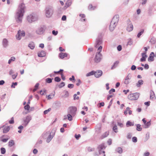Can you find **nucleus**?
<instances>
[{
    "label": "nucleus",
    "mask_w": 156,
    "mask_h": 156,
    "mask_svg": "<svg viewBox=\"0 0 156 156\" xmlns=\"http://www.w3.org/2000/svg\"><path fill=\"white\" fill-rule=\"evenodd\" d=\"M25 8L24 4L22 3L19 5L15 15V20L18 23H20L22 22Z\"/></svg>",
    "instance_id": "1"
},
{
    "label": "nucleus",
    "mask_w": 156,
    "mask_h": 156,
    "mask_svg": "<svg viewBox=\"0 0 156 156\" xmlns=\"http://www.w3.org/2000/svg\"><path fill=\"white\" fill-rule=\"evenodd\" d=\"M102 49V47L100 46L98 48L97 52L96 53V56L95 57V61L97 63L99 62L101 59V51Z\"/></svg>",
    "instance_id": "2"
},
{
    "label": "nucleus",
    "mask_w": 156,
    "mask_h": 156,
    "mask_svg": "<svg viewBox=\"0 0 156 156\" xmlns=\"http://www.w3.org/2000/svg\"><path fill=\"white\" fill-rule=\"evenodd\" d=\"M38 20V17L37 16L34 14H30L27 17V20L30 23H32Z\"/></svg>",
    "instance_id": "3"
},
{
    "label": "nucleus",
    "mask_w": 156,
    "mask_h": 156,
    "mask_svg": "<svg viewBox=\"0 0 156 156\" xmlns=\"http://www.w3.org/2000/svg\"><path fill=\"white\" fill-rule=\"evenodd\" d=\"M54 10L53 7L51 6L47 7L45 9V15L46 17L50 18L53 13Z\"/></svg>",
    "instance_id": "4"
},
{
    "label": "nucleus",
    "mask_w": 156,
    "mask_h": 156,
    "mask_svg": "<svg viewBox=\"0 0 156 156\" xmlns=\"http://www.w3.org/2000/svg\"><path fill=\"white\" fill-rule=\"evenodd\" d=\"M46 29V27L45 26H41L37 28L35 32L37 35H41L44 33Z\"/></svg>",
    "instance_id": "5"
},
{
    "label": "nucleus",
    "mask_w": 156,
    "mask_h": 156,
    "mask_svg": "<svg viewBox=\"0 0 156 156\" xmlns=\"http://www.w3.org/2000/svg\"><path fill=\"white\" fill-rule=\"evenodd\" d=\"M139 96V93L136 92L129 95L128 96V98L130 100H136L138 98Z\"/></svg>",
    "instance_id": "6"
},
{
    "label": "nucleus",
    "mask_w": 156,
    "mask_h": 156,
    "mask_svg": "<svg viewBox=\"0 0 156 156\" xmlns=\"http://www.w3.org/2000/svg\"><path fill=\"white\" fill-rule=\"evenodd\" d=\"M106 147L105 146L104 144H101L99 145L97 147L99 154H101L102 153L104 154L103 156H106V155L105 154V151H102V150L105 149Z\"/></svg>",
    "instance_id": "7"
},
{
    "label": "nucleus",
    "mask_w": 156,
    "mask_h": 156,
    "mask_svg": "<svg viewBox=\"0 0 156 156\" xmlns=\"http://www.w3.org/2000/svg\"><path fill=\"white\" fill-rule=\"evenodd\" d=\"M77 108L74 107H69L68 109V114L72 115L75 116L76 114Z\"/></svg>",
    "instance_id": "8"
},
{
    "label": "nucleus",
    "mask_w": 156,
    "mask_h": 156,
    "mask_svg": "<svg viewBox=\"0 0 156 156\" xmlns=\"http://www.w3.org/2000/svg\"><path fill=\"white\" fill-rule=\"evenodd\" d=\"M25 35V33L24 30H19L17 34L16 35V37L17 39L18 40H20L21 38V37H23Z\"/></svg>",
    "instance_id": "9"
},
{
    "label": "nucleus",
    "mask_w": 156,
    "mask_h": 156,
    "mask_svg": "<svg viewBox=\"0 0 156 156\" xmlns=\"http://www.w3.org/2000/svg\"><path fill=\"white\" fill-rule=\"evenodd\" d=\"M127 25L126 27V30L130 32L133 30V25L129 20H127Z\"/></svg>",
    "instance_id": "10"
},
{
    "label": "nucleus",
    "mask_w": 156,
    "mask_h": 156,
    "mask_svg": "<svg viewBox=\"0 0 156 156\" xmlns=\"http://www.w3.org/2000/svg\"><path fill=\"white\" fill-rule=\"evenodd\" d=\"M55 133V131L54 130H52L51 131L46 140V142L47 143H48L51 141L54 136Z\"/></svg>",
    "instance_id": "11"
},
{
    "label": "nucleus",
    "mask_w": 156,
    "mask_h": 156,
    "mask_svg": "<svg viewBox=\"0 0 156 156\" xmlns=\"http://www.w3.org/2000/svg\"><path fill=\"white\" fill-rule=\"evenodd\" d=\"M131 77V74L129 73L126 77L124 82V83L126 85L129 84L130 82V79Z\"/></svg>",
    "instance_id": "12"
},
{
    "label": "nucleus",
    "mask_w": 156,
    "mask_h": 156,
    "mask_svg": "<svg viewBox=\"0 0 156 156\" xmlns=\"http://www.w3.org/2000/svg\"><path fill=\"white\" fill-rule=\"evenodd\" d=\"M102 42V41L101 38H98L97 39L96 43L95 45V47L96 48H98L100 46Z\"/></svg>",
    "instance_id": "13"
},
{
    "label": "nucleus",
    "mask_w": 156,
    "mask_h": 156,
    "mask_svg": "<svg viewBox=\"0 0 156 156\" xmlns=\"http://www.w3.org/2000/svg\"><path fill=\"white\" fill-rule=\"evenodd\" d=\"M119 20V16L118 15H115L113 18L111 22L114 23L118 24V22Z\"/></svg>",
    "instance_id": "14"
},
{
    "label": "nucleus",
    "mask_w": 156,
    "mask_h": 156,
    "mask_svg": "<svg viewBox=\"0 0 156 156\" xmlns=\"http://www.w3.org/2000/svg\"><path fill=\"white\" fill-rule=\"evenodd\" d=\"M31 119V117L30 116L26 117L25 119H24L23 125L26 126Z\"/></svg>",
    "instance_id": "15"
},
{
    "label": "nucleus",
    "mask_w": 156,
    "mask_h": 156,
    "mask_svg": "<svg viewBox=\"0 0 156 156\" xmlns=\"http://www.w3.org/2000/svg\"><path fill=\"white\" fill-rule=\"evenodd\" d=\"M102 74V72L101 70H99L94 72V76L96 78L100 77Z\"/></svg>",
    "instance_id": "16"
},
{
    "label": "nucleus",
    "mask_w": 156,
    "mask_h": 156,
    "mask_svg": "<svg viewBox=\"0 0 156 156\" xmlns=\"http://www.w3.org/2000/svg\"><path fill=\"white\" fill-rule=\"evenodd\" d=\"M142 121L144 124V128H148L151 124L150 121H149L147 122L145 118L143 119Z\"/></svg>",
    "instance_id": "17"
},
{
    "label": "nucleus",
    "mask_w": 156,
    "mask_h": 156,
    "mask_svg": "<svg viewBox=\"0 0 156 156\" xmlns=\"http://www.w3.org/2000/svg\"><path fill=\"white\" fill-rule=\"evenodd\" d=\"M117 25V24L115 23H112V22H111L109 26L110 30L111 31H113L114 30L115 28Z\"/></svg>",
    "instance_id": "18"
},
{
    "label": "nucleus",
    "mask_w": 156,
    "mask_h": 156,
    "mask_svg": "<svg viewBox=\"0 0 156 156\" xmlns=\"http://www.w3.org/2000/svg\"><path fill=\"white\" fill-rule=\"evenodd\" d=\"M154 53L153 52L151 53L150 55L148 58L149 62H152L154 60Z\"/></svg>",
    "instance_id": "19"
},
{
    "label": "nucleus",
    "mask_w": 156,
    "mask_h": 156,
    "mask_svg": "<svg viewBox=\"0 0 156 156\" xmlns=\"http://www.w3.org/2000/svg\"><path fill=\"white\" fill-rule=\"evenodd\" d=\"M150 99L152 100H154L155 99V94L152 90H151L150 91Z\"/></svg>",
    "instance_id": "20"
},
{
    "label": "nucleus",
    "mask_w": 156,
    "mask_h": 156,
    "mask_svg": "<svg viewBox=\"0 0 156 156\" xmlns=\"http://www.w3.org/2000/svg\"><path fill=\"white\" fill-rule=\"evenodd\" d=\"M141 55L142 58L140 59V61L142 62H144L146 60V58L147 57V55L146 52L142 53Z\"/></svg>",
    "instance_id": "21"
},
{
    "label": "nucleus",
    "mask_w": 156,
    "mask_h": 156,
    "mask_svg": "<svg viewBox=\"0 0 156 156\" xmlns=\"http://www.w3.org/2000/svg\"><path fill=\"white\" fill-rule=\"evenodd\" d=\"M8 41L6 39L4 38L3 39L2 41V44L4 47L6 48L8 46Z\"/></svg>",
    "instance_id": "22"
},
{
    "label": "nucleus",
    "mask_w": 156,
    "mask_h": 156,
    "mask_svg": "<svg viewBox=\"0 0 156 156\" xmlns=\"http://www.w3.org/2000/svg\"><path fill=\"white\" fill-rule=\"evenodd\" d=\"M6 136V135H3L0 138L1 141L4 143H5L7 142L9 138H4V137H5Z\"/></svg>",
    "instance_id": "23"
},
{
    "label": "nucleus",
    "mask_w": 156,
    "mask_h": 156,
    "mask_svg": "<svg viewBox=\"0 0 156 156\" xmlns=\"http://www.w3.org/2000/svg\"><path fill=\"white\" fill-rule=\"evenodd\" d=\"M143 83L144 81L142 80H138V82L136 83V86L138 87H140L143 84Z\"/></svg>",
    "instance_id": "24"
},
{
    "label": "nucleus",
    "mask_w": 156,
    "mask_h": 156,
    "mask_svg": "<svg viewBox=\"0 0 156 156\" xmlns=\"http://www.w3.org/2000/svg\"><path fill=\"white\" fill-rule=\"evenodd\" d=\"M67 56V54L66 53L60 52L59 54V56L61 58H63L64 57H66Z\"/></svg>",
    "instance_id": "25"
},
{
    "label": "nucleus",
    "mask_w": 156,
    "mask_h": 156,
    "mask_svg": "<svg viewBox=\"0 0 156 156\" xmlns=\"http://www.w3.org/2000/svg\"><path fill=\"white\" fill-rule=\"evenodd\" d=\"M45 53L44 51H41V52L38 53V56L39 57H44L45 56Z\"/></svg>",
    "instance_id": "26"
},
{
    "label": "nucleus",
    "mask_w": 156,
    "mask_h": 156,
    "mask_svg": "<svg viewBox=\"0 0 156 156\" xmlns=\"http://www.w3.org/2000/svg\"><path fill=\"white\" fill-rule=\"evenodd\" d=\"M134 122H131L129 121H128L126 123V126L127 127H129L130 126H133L134 125Z\"/></svg>",
    "instance_id": "27"
},
{
    "label": "nucleus",
    "mask_w": 156,
    "mask_h": 156,
    "mask_svg": "<svg viewBox=\"0 0 156 156\" xmlns=\"http://www.w3.org/2000/svg\"><path fill=\"white\" fill-rule=\"evenodd\" d=\"M10 129V127L9 126H5L3 129V133H5L9 132Z\"/></svg>",
    "instance_id": "28"
},
{
    "label": "nucleus",
    "mask_w": 156,
    "mask_h": 156,
    "mask_svg": "<svg viewBox=\"0 0 156 156\" xmlns=\"http://www.w3.org/2000/svg\"><path fill=\"white\" fill-rule=\"evenodd\" d=\"M109 132L108 131L106 132L105 133H103L101 137V139H103L107 137L109 135Z\"/></svg>",
    "instance_id": "29"
},
{
    "label": "nucleus",
    "mask_w": 156,
    "mask_h": 156,
    "mask_svg": "<svg viewBox=\"0 0 156 156\" xmlns=\"http://www.w3.org/2000/svg\"><path fill=\"white\" fill-rule=\"evenodd\" d=\"M119 63V62L118 61H116L114 63V64L112 66L111 69H112L116 68L118 65Z\"/></svg>",
    "instance_id": "30"
},
{
    "label": "nucleus",
    "mask_w": 156,
    "mask_h": 156,
    "mask_svg": "<svg viewBox=\"0 0 156 156\" xmlns=\"http://www.w3.org/2000/svg\"><path fill=\"white\" fill-rule=\"evenodd\" d=\"M14 144V140H10L8 143V145L9 147H11Z\"/></svg>",
    "instance_id": "31"
},
{
    "label": "nucleus",
    "mask_w": 156,
    "mask_h": 156,
    "mask_svg": "<svg viewBox=\"0 0 156 156\" xmlns=\"http://www.w3.org/2000/svg\"><path fill=\"white\" fill-rule=\"evenodd\" d=\"M28 47L31 49H33L34 48V43L31 42L29 44Z\"/></svg>",
    "instance_id": "32"
},
{
    "label": "nucleus",
    "mask_w": 156,
    "mask_h": 156,
    "mask_svg": "<svg viewBox=\"0 0 156 156\" xmlns=\"http://www.w3.org/2000/svg\"><path fill=\"white\" fill-rule=\"evenodd\" d=\"M96 8V6H93L92 4H90L88 7V9L90 10H94Z\"/></svg>",
    "instance_id": "33"
},
{
    "label": "nucleus",
    "mask_w": 156,
    "mask_h": 156,
    "mask_svg": "<svg viewBox=\"0 0 156 156\" xmlns=\"http://www.w3.org/2000/svg\"><path fill=\"white\" fill-rule=\"evenodd\" d=\"M144 30L142 29L140 30V32L137 34V37H140V36L144 33Z\"/></svg>",
    "instance_id": "34"
},
{
    "label": "nucleus",
    "mask_w": 156,
    "mask_h": 156,
    "mask_svg": "<svg viewBox=\"0 0 156 156\" xmlns=\"http://www.w3.org/2000/svg\"><path fill=\"white\" fill-rule=\"evenodd\" d=\"M116 151L119 154H121L122 152V150L121 147H119L116 149Z\"/></svg>",
    "instance_id": "35"
},
{
    "label": "nucleus",
    "mask_w": 156,
    "mask_h": 156,
    "mask_svg": "<svg viewBox=\"0 0 156 156\" xmlns=\"http://www.w3.org/2000/svg\"><path fill=\"white\" fill-rule=\"evenodd\" d=\"M95 71H92L90 72L87 73L86 74V76H91L93 75L94 74V75Z\"/></svg>",
    "instance_id": "36"
},
{
    "label": "nucleus",
    "mask_w": 156,
    "mask_h": 156,
    "mask_svg": "<svg viewBox=\"0 0 156 156\" xmlns=\"http://www.w3.org/2000/svg\"><path fill=\"white\" fill-rule=\"evenodd\" d=\"M80 16L82 18L80 20L81 21H85V18L83 19V18H84L85 16L84 14H80Z\"/></svg>",
    "instance_id": "37"
},
{
    "label": "nucleus",
    "mask_w": 156,
    "mask_h": 156,
    "mask_svg": "<svg viewBox=\"0 0 156 156\" xmlns=\"http://www.w3.org/2000/svg\"><path fill=\"white\" fill-rule=\"evenodd\" d=\"M16 59L14 57H12L10 58L9 60L8 61V63L10 64L12 62L14 61Z\"/></svg>",
    "instance_id": "38"
},
{
    "label": "nucleus",
    "mask_w": 156,
    "mask_h": 156,
    "mask_svg": "<svg viewBox=\"0 0 156 156\" xmlns=\"http://www.w3.org/2000/svg\"><path fill=\"white\" fill-rule=\"evenodd\" d=\"M73 116L72 115L68 113L67 115L68 120L70 121H72L73 120Z\"/></svg>",
    "instance_id": "39"
},
{
    "label": "nucleus",
    "mask_w": 156,
    "mask_h": 156,
    "mask_svg": "<svg viewBox=\"0 0 156 156\" xmlns=\"http://www.w3.org/2000/svg\"><path fill=\"white\" fill-rule=\"evenodd\" d=\"M72 1L70 0H68L67 1L66 5L68 7L70 6L72 4Z\"/></svg>",
    "instance_id": "40"
},
{
    "label": "nucleus",
    "mask_w": 156,
    "mask_h": 156,
    "mask_svg": "<svg viewBox=\"0 0 156 156\" xmlns=\"http://www.w3.org/2000/svg\"><path fill=\"white\" fill-rule=\"evenodd\" d=\"M136 130L138 131H140L142 129V128L141 127V125L138 124L136 125Z\"/></svg>",
    "instance_id": "41"
},
{
    "label": "nucleus",
    "mask_w": 156,
    "mask_h": 156,
    "mask_svg": "<svg viewBox=\"0 0 156 156\" xmlns=\"http://www.w3.org/2000/svg\"><path fill=\"white\" fill-rule=\"evenodd\" d=\"M113 130L115 133H117L118 131V129L117 126L116 125H115L113 128Z\"/></svg>",
    "instance_id": "42"
},
{
    "label": "nucleus",
    "mask_w": 156,
    "mask_h": 156,
    "mask_svg": "<svg viewBox=\"0 0 156 156\" xmlns=\"http://www.w3.org/2000/svg\"><path fill=\"white\" fill-rule=\"evenodd\" d=\"M55 93H54L52 94H51L49 95L48 96V99L49 100L53 98L54 96Z\"/></svg>",
    "instance_id": "43"
},
{
    "label": "nucleus",
    "mask_w": 156,
    "mask_h": 156,
    "mask_svg": "<svg viewBox=\"0 0 156 156\" xmlns=\"http://www.w3.org/2000/svg\"><path fill=\"white\" fill-rule=\"evenodd\" d=\"M53 79H51L50 78H48L46 79V82L48 83H51L52 81V80Z\"/></svg>",
    "instance_id": "44"
},
{
    "label": "nucleus",
    "mask_w": 156,
    "mask_h": 156,
    "mask_svg": "<svg viewBox=\"0 0 156 156\" xmlns=\"http://www.w3.org/2000/svg\"><path fill=\"white\" fill-rule=\"evenodd\" d=\"M1 153L2 154H5L6 152L5 149L3 147H2L1 148Z\"/></svg>",
    "instance_id": "45"
},
{
    "label": "nucleus",
    "mask_w": 156,
    "mask_h": 156,
    "mask_svg": "<svg viewBox=\"0 0 156 156\" xmlns=\"http://www.w3.org/2000/svg\"><path fill=\"white\" fill-rule=\"evenodd\" d=\"M150 42L152 44H154L156 42V40L154 39L151 38L150 40Z\"/></svg>",
    "instance_id": "46"
},
{
    "label": "nucleus",
    "mask_w": 156,
    "mask_h": 156,
    "mask_svg": "<svg viewBox=\"0 0 156 156\" xmlns=\"http://www.w3.org/2000/svg\"><path fill=\"white\" fill-rule=\"evenodd\" d=\"M55 81L57 82H59L60 81L61 79L58 77H56L54 79Z\"/></svg>",
    "instance_id": "47"
},
{
    "label": "nucleus",
    "mask_w": 156,
    "mask_h": 156,
    "mask_svg": "<svg viewBox=\"0 0 156 156\" xmlns=\"http://www.w3.org/2000/svg\"><path fill=\"white\" fill-rule=\"evenodd\" d=\"M133 44V41L132 40L130 39L128 41L127 43V44L129 45H132Z\"/></svg>",
    "instance_id": "48"
},
{
    "label": "nucleus",
    "mask_w": 156,
    "mask_h": 156,
    "mask_svg": "<svg viewBox=\"0 0 156 156\" xmlns=\"http://www.w3.org/2000/svg\"><path fill=\"white\" fill-rule=\"evenodd\" d=\"M132 141L134 143H136L137 141V138L136 137H133L132 138Z\"/></svg>",
    "instance_id": "49"
},
{
    "label": "nucleus",
    "mask_w": 156,
    "mask_h": 156,
    "mask_svg": "<svg viewBox=\"0 0 156 156\" xmlns=\"http://www.w3.org/2000/svg\"><path fill=\"white\" fill-rule=\"evenodd\" d=\"M117 124H118V125L121 128H122L124 126L123 124L122 123H121V122H118Z\"/></svg>",
    "instance_id": "50"
},
{
    "label": "nucleus",
    "mask_w": 156,
    "mask_h": 156,
    "mask_svg": "<svg viewBox=\"0 0 156 156\" xmlns=\"http://www.w3.org/2000/svg\"><path fill=\"white\" fill-rule=\"evenodd\" d=\"M69 96V93L68 91H66L65 93L64 96H63L64 98H67Z\"/></svg>",
    "instance_id": "51"
},
{
    "label": "nucleus",
    "mask_w": 156,
    "mask_h": 156,
    "mask_svg": "<svg viewBox=\"0 0 156 156\" xmlns=\"http://www.w3.org/2000/svg\"><path fill=\"white\" fill-rule=\"evenodd\" d=\"M65 85V83L64 82H62L60 84V85L59 86V88H61L63 87Z\"/></svg>",
    "instance_id": "52"
},
{
    "label": "nucleus",
    "mask_w": 156,
    "mask_h": 156,
    "mask_svg": "<svg viewBox=\"0 0 156 156\" xmlns=\"http://www.w3.org/2000/svg\"><path fill=\"white\" fill-rule=\"evenodd\" d=\"M74 86V85L73 84H69L68 85V87L69 88H73Z\"/></svg>",
    "instance_id": "53"
},
{
    "label": "nucleus",
    "mask_w": 156,
    "mask_h": 156,
    "mask_svg": "<svg viewBox=\"0 0 156 156\" xmlns=\"http://www.w3.org/2000/svg\"><path fill=\"white\" fill-rule=\"evenodd\" d=\"M30 108V106L28 105H27L24 107V108L25 110H28Z\"/></svg>",
    "instance_id": "54"
},
{
    "label": "nucleus",
    "mask_w": 156,
    "mask_h": 156,
    "mask_svg": "<svg viewBox=\"0 0 156 156\" xmlns=\"http://www.w3.org/2000/svg\"><path fill=\"white\" fill-rule=\"evenodd\" d=\"M74 97V100H78L79 98L78 96H77V94H75L73 95Z\"/></svg>",
    "instance_id": "55"
},
{
    "label": "nucleus",
    "mask_w": 156,
    "mask_h": 156,
    "mask_svg": "<svg viewBox=\"0 0 156 156\" xmlns=\"http://www.w3.org/2000/svg\"><path fill=\"white\" fill-rule=\"evenodd\" d=\"M58 33V31H55L54 30H53L52 31V34L56 36V35Z\"/></svg>",
    "instance_id": "56"
},
{
    "label": "nucleus",
    "mask_w": 156,
    "mask_h": 156,
    "mask_svg": "<svg viewBox=\"0 0 156 156\" xmlns=\"http://www.w3.org/2000/svg\"><path fill=\"white\" fill-rule=\"evenodd\" d=\"M87 150L89 152L93 151H94V149L91 147H89L87 149Z\"/></svg>",
    "instance_id": "57"
},
{
    "label": "nucleus",
    "mask_w": 156,
    "mask_h": 156,
    "mask_svg": "<svg viewBox=\"0 0 156 156\" xmlns=\"http://www.w3.org/2000/svg\"><path fill=\"white\" fill-rule=\"evenodd\" d=\"M9 122L10 124H13L14 123L13 118L12 117L11 118V119L9 121Z\"/></svg>",
    "instance_id": "58"
},
{
    "label": "nucleus",
    "mask_w": 156,
    "mask_h": 156,
    "mask_svg": "<svg viewBox=\"0 0 156 156\" xmlns=\"http://www.w3.org/2000/svg\"><path fill=\"white\" fill-rule=\"evenodd\" d=\"M132 134L131 133H129L127 134V137L128 139H130L132 137Z\"/></svg>",
    "instance_id": "59"
},
{
    "label": "nucleus",
    "mask_w": 156,
    "mask_h": 156,
    "mask_svg": "<svg viewBox=\"0 0 156 156\" xmlns=\"http://www.w3.org/2000/svg\"><path fill=\"white\" fill-rule=\"evenodd\" d=\"M17 82H15V83H13L12 84V85L11 86V87H13V88H15V87L14 86H16L17 85Z\"/></svg>",
    "instance_id": "60"
},
{
    "label": "nucleus",
    "mask_w": 156,
    "mask_h": 156,
    "mask_svg": "<svg viewBox=\"0 0 156 156\" xmlns=\"http://www.w3.org/2000/svg\"><path fill=\"white\" fill-rule=\"evenodd\" d=\"M80 136H81L80 134H78V135L75 134V138L77 140H78L79 139V138L80 137Z\"/></svg>",
    "instance_id": "61"
},
{
    "label": "nucleus",
    "mask_w": 156,
    "mask_h": 156,
    "mask_svg": "<svg viewBox=\"0 0 156 156\" xmlns=\"http://www.w3.org/2000/svg\"><path fill=\"white\" fill-rule=\"evenodd\" d=\"M50 108H49L48 110H46L44 111V114H47L50 111Z\"/></svg>",
    "instance_id": "62"
},
{
    "label": "nucleus",
    "mask_w": 156,
    "mask_h": 156,
    "mask_svg": "<svg viewBox=\"0 0 156 156\" xmlns=\"http://www.w3.org/2000/svg\"><path fill=\"white\" fill-rule=\"evenodd\" d=\"M117 50L118 51H120L122 50V46L121 45H119L117 47Z\"/></svg>",
    "instance_id": "63"
},
{
    "label": "nucleus",
    "mask_w": 156,
    "mask_h": 156,
    "mask_svg": "<svg viewBox=\"0 0 156 156\" xmlns=\"http://www.w3.org/2000/svg\"><path fill=\"white\" fill-rule=\"evenodd\" d=\"M115 90L114 89H112L109 91V93L110 94H111L112 93L115 92Z\"/></svg>",
    "instance_id": "64"
}]
</instances>
